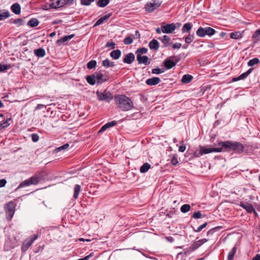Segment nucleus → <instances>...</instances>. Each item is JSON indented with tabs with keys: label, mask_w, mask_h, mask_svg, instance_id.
I'll return each instance as SVG.
<instances>
[{
	"label": "nucleus",
	"mask_w": 260,
	"mask_h": 260,
	"mask_svg": "<svg viewBox=\"0 0 260 260\" xmlns=\"http://www.w3.org/2000/svg\"><path fill=\"white\" fill-rule=\"evenodd\" d=\"M11 10L14 14L19 15L21 12V7L18 3H16L11 6Z\"/></svg>",
	"instance_id": "412c9836"
},
{
	"label": "nucleus",
	"mask_w": 260,
	"mask_h": 260,
	"mask_svg": "<svg viewBox=\"0 0 260 260\" xmlns=\"http://www.w3.org/2000/svg\"><path fill=\"white\" fill-rule=\"evenodd\" d=\"M208 241V240L207 239H203L194 242L189 247V251L190 252L194 251V250L197 249L199 247H200L201 245H202L204 243L207 242Z\"/></svg>",
	"instance_id": "f8f14e48"
},
{
	"label": "nucleus",
	"mask_w": 260,
	"mask_h": 260,
	"mask_svg": "<svg viewBox=\"0 0 260 260\" xmlns=\"http://www.w3.org/2000/svg\"><path fill=\"white\" fill-rule=\"evenodd\" d=\"M117 124V121H112L109 122L107 123L105 125H104L100 129L98 133H101L106 130L107 128H109L112 126L115 125Z\"/></svg>",
	"instance_id": "aec40b11"
},
{
	"label": "nucleus",
	"mask_w": 260,
	"mask_h": 260,
	"mask_svg": "<svg viewBox=\"0 0 260 260\" xmlns=\"http://www.w3.org/2000/svg\"><path fill=\"white\" fill-rule=\"evenodd\" d=\"M111 16V14H107L101 18H100L98 21L95 22V23L94 25V26H96L99 25H101L102 24L104 21L108 20V19Z\"/></svg>",
	"instance_id": "393cba45"
},
{
	"label": "nucleus",
	"mask_w": 260,
	"mask_h": 260,
	"mask_svg": "<svg viewBox=\"0 0 260 260\" xmlns=\"http://www.w3.org/2000/svg\"><path fill=\"white\" fill-rule=\"evenodd\" d=\"M200 154L203 155L208 154L213 152H220L221 149L220 148H207L206 146H200Z\"/></svg>",
	"instance_id": "6e6552de"
},
{
	"label": "nucleus",
	"mask_w": 260,
	"mask_h": 260,
	"mask_svg": "<svg viewBox=\"0 0 260 260\" xmlns=\"http://www.w3.org/2000/svg\"><path fill=\"white\" fill-rule=\"evenodd\" d=\"M221 228V226H216L215 228H214L211 230H210L207 233V235H212L214 233L216 232L217 230L220 229Z\"/></svg>",
	"instance_id": "de8ad7c7"
},
{
	"label": "nucleus",
	"mask_w": 260,
	"mask_h": 260,
	"mask_svg": "<svg viewBox=\"0 0 260 260\" xmlns=\"http://www.w3.org/2000/svg\"><path fill=\"white\" fill-rule=\"evenodd\" d=\"M95 0H81V4L84 6H89L91 2H93Z\"/></svg>",
	"instance_id": "8fccbe9b"
},
{
	"label": "nucleus",
	"mask_w": 260,
	"mask_h": 260,
	"mask_svg": "<svg viewBox=\"0 0 260 260\" xmlns=\"http://www.w3.org/2000/svg\"><path fill=\"white\" fill-rule=\"evenodd\" d=\"M134 38L139 39L140 38V34L138 30H136L135 32V35L134 36Z\"/></svg>",
	"instance_id": "69168bd1"
},
{
	"label": "nucleus",
	"mask_w": 260,
	"mask_h": 260,
	"mask_svg": "<svg viewBox=\"0 0 260 260\" xmlns=\"http://www.w3.org/2000/svg\"><path fill=\"white\" fill-rule=\"evenodd\" d=\"M233 141H221L218 144V146H219L218 148H220L221 151H222L223 149L228 152L232 151L233 149Z\"/></svg>",
	"instance_id": "0eeeda50"
},
{
	"label": "nucleus",
	"mask_w": 260,
	"mask_h": 260,
	"mask_svg": "<svg viewBox=\"0 0 260 260\" xmlns=\"http://www.w3.org/2000/svg\"><path fill=\"white\" fill-rule=\"evenodd\" d=\"M121 54V53L120 50L117 49V50L112 51L110 53V56L113 59H117L120 57Z\"/></svg>",
	"instance_id": "7c9ffc66"
},
{
	"label": "nucleus",
	"mask_w": 260,
	"mask_h": 260,
	"mask_svg": "<svg viewBox=\"0 0 260 260\" xmlns=\"http://www.w3.org/2000/svg\"><path fill=\"white\" fill-rule=\"evenodd\" d=\"M160 82V79L158 77H153L146 80V83L148 85H155Z\"/></svg>",
	"instance_id": "6ab92c4d"
},
{
	"label": "nucleus",
	"mask_w": 260,
	"mask_h": 260,
	"mask_svg": "<svg viewBox=\"0 0 260 260\" xmlns=\"http://www.w3.org/2000/svg\"><path fill=\"white\" fill-rule=\"evenodd\" d=\"M185 149H186V147L183 144L181 146H180L179 148V151L181 152H183L184 151H185Z\"/></svg>",
	"instance_id": "e2e57ef3"
},
{
	"label": "nucleus",
	"mask_w": 260,
	"mask_h": 260,
	"mask_svg": "<svg viewBox=\"0 0 260 260\" xmlns=\"http://www.w3.org/2000/svg\"><path fill=\"white\" fill-rule=\"evenodd\" d=\"M150 165L147 162H146L143 164L142 166L141 167L140 171L141 173H145L148 171V170L150 168Z\"/></svg>",
	"instance_id": "f704fd0d"
},
{
	"label": "nucleus",
	"mask_w": 260,
	"mask_h": 260,
	"mask_svg": "<svg viewBox=\"0 0 260 260\" xmlns=\"http://www.w3.org/2000/svg\"><path fill=\"white\" fill-rule=\"evenodd\" d=\"M240 206L245 209L248 213H251L254 212L255 214H257L254 208L253 207L251 204L247 202H241Z\"/></svg>",
	"instance_id": "4468645a"
},
{
	"label": "nucleus",
	"mask_w": 260,
	"mask_h": 260,
	"mask_svg": "<svg viewBox=\"0 0 260 260\" xmlns=\"http://www.w3.org/2000/svg\"><path fill=\"white\" fill-rule=\"evenodd\" d=\"M190 209V206L189 204H184L182 205L180 208V210L182 213H186Z\"/></svg>",
	"instance_id": "79ce46f5"
},
{
	"label": "nucleus",
	"mask_w": 260,
	"mask_h": 260,
	"mask_svg": "<svg viewBox=\"0 0 260 260\" xmlns=\"http://www.w3.org/2000/svg\"><path fill=\"white\" fill-rule=\"evenodd\" d=\"M16 204L13 201L8 202L5 206L6 218L11 220L15 211Z\"/></svg>",
	"instance_id": "f03ea898"
},
{
	"label": "nucleus",
	"mask_w": 260,
	"mask_h": 260,
	"mask_svg": "<svg viewBox=\"0 0 260 260\" xmlns=\"http://www.w3.org/2000/svg\"><path fill=\"white\" fill-rule=\"evenodd\" d=\"M81 191V186L78 184H76L74 187V198L77 199L78 198L79 194Z\"/></svg>",
	"instance_id": "c9c22d12"
},
{
	"label": "nucleus",
	"mask_w": 260,
	"mask_h": 260,
	"mask_svg": "<svg viewBox=\"0 0 260 260\" xmlns=\"http://www.w3.org/2000/svg\"><path fill=\"white\" fill-rule=\"evenodd\" d=\"M147 52V49L144 47L140 48L136 51L137 55L138 54H146Z\"/></svg>",
	"instance_id": "a18cd8bd"
},
{
	"label": "nucleus",
	"mask_w": 260,
	"mask_h": 260,
	"mask_svg": "<svg viewBox=\"0 0 260 260\" xmlns=\"http://www.w3.org/2000/svg\"><path fill=\"white\" fill-rule=\"evenodd\" d=\"M192 218L195 219H198L202 217V214L201 211H199L198 212H194L192 215Z\"/></svg>",
	"instance_id": "864d4df0"
},
{
	"label": "nucleus",
	"mask_w": 260,
	"mask_h": 260,
	"mask_svg": "<svg viewBox=\"0 0 260 260\" xmlns=\"http://www.w3.org/2000/svg\"><path fill=\"white\" fill-rule=\"evenodd\" d=\"M86 79L87 82L91 85H93L96 83L94 73L90 76H87Z\"/></svg>",
	"instance_id": "bb28decb"
},
{
	"label": "nucleus",
	"mask_w": 260,
	"mask_h": 260,
	"mask_svg": "<svg viewBox=\"0 0 260 260\" xmlns=\"http://www.w3.org/2000/svg\"><path fill=\"white\" fill-rule=\"evenodd\" d=\"M8 69V66L5 64H0V72L4 71Z\"/></svg>",
	"instance_id": "052dcab7"
},
{
	"label": "nucleus",
	"mask_w": 260,
	"mask_h": 260,
	"mask_svg": "<svg viewBox=\"0 0 260 260\" xmlns=\"http://www.w3.org/2000/svg\"><path fill=\"white\" fill-rule=\"evenodd\" d=\"M149 47L151 49L157 50L159 48V44L158 41L155 39H153L149 42Z\"/></svg>",
	"instance_id": "a878e982"
},
{
	"label": "nucleus",
	"mask_w": 260,
	"mask_h": 260,
	"mask_svg": "<svg viewBox=\"0 0 260 260\" xmlns=\"http://www.w3.org/2000/svg\"><path fill=\"white\" fill-rule=\"evenodd\" d=\"M193 77L191 75L186 74L183 76L181 82L183 83H188L191 81Z\"/></svg>",
	"instance_id": "2f4dec72"
},
{
	"label": "nucleus",
	"mask_w": 260,
	"mask_h": 260,
	"mask_svg": "<svg viewBox=\"0 0 260 260\" xmlns=\"http://www.w3.org/2000/svg\"><path fill=\"white\" fill-rule=\"evenodd\" d=\"M259 62V60L257 58H254L252 59H250L248 62V66L249 67L253 66L255 64H257Z\"/></svg>",
	"instance_id": "58836bf2"
},
{
	"label": "nucleus",
	"mask_w": 260,
	"mask_h": 260,
	"mask_svg": "<svg viewBox=\"0 0 260 260\" xmlns=\"http://www.w3.org/2000/svg\"><path fill=\"white\" fill-rule=\"evenodd\" d=\"M135 59V55L132 53L126 54L123 59V62L128 64L131 63Z\"/></svg>",
	"instance_id": "4be33fe9"
},
{
	"label": "nucleus",
	"mask_w": 260,
	"mask_h": 260,
	"mask_svg": "<svg viewBox=\"0 0 260 260\" xmlns=\"http://www.w3.org/2000/svg\"><path fill=\"white\" fill-rule=\"evenodd\" d=\"M192 27V24L191 23L188 22L184 24L182 28V32L183 33L185 32H189L191 28Z\"/></svg>",
	"instance_id": "c756f323"
},
{
	"label": "nucleus",
	"mask_w": 260,
	"mask_h": 260,
	"mask_svg": "<svg viewBox=\"0 0 260 260\" xmlns=\"http://www.w3.org/2000/svg\"><path fill=\"white\" fill-rule=\"evenodd\" d=\"M158 39L163 43L164 47H167L172 44L170 42L171 39L168 36L164 35L162 38L159 37Z\"/></svg>",
	"instance_id": "a211bd4d"
},
{
	"label": "nucleus",
	"mask_w": 260,
	"mask_h": 260,
	"mask_svg": "<svg viewBox=\"0 0 260 260\" xmlns=\"http://www.w3.org/2000/svg\"><path fill=\"white\" fill-rule=\"evenodd\" d=\"M160 6V3H156L154 2L153 3H147L145 6V9L148 13H152L157 8Z\"/></svg>",
	"instance_id": "9b49d317"
},
{
	"label": "nucleus",
	"mask_w": 260,
	"mask_h": 260,
	"mask_svg": "<svg viewBox=\"0 0 260 260\" xmlns=\"http://www.w3.org/2000/svg\"><path fill=\"white\" fill-rule=\"evenodd\" d=\"M137 59L139 64H145L148 65L150 64L149 61V58L147 56H142L141 54H138L137 55Z\"/></svg>",
	"instance_id": "2eb2a0df"
},
{
	"label": "nucleus",
	"mask_w": 260,
	"mask_h": 260,
	"mask_svg": "<svg viewBox=\"0 0 260 260\" xmlns=\"http://www.w3.org/2000/svg\"><path fill=\"white\" fill-rule=\"evenodd\" d=\"M96 93L99 101H104L109 103L114 98L112 94L107 90H105L103 92L97 91Z\"/></svg>",
	"instance_id": "39448f33"
},
{
	"label": "nucleus",
	"mask_w": 260,
	"mask_h": 260,
	"mask_svg": "<svg viewBox=\"0 0 260 260\" xmlns=\"http://www.w3.org/2000/svg\"><path fill=\"white\" fill-rule=\"evenodd\" d=\"M75 36L74 34L71 35L69 36H66L62 38H61L60 39L58 40L56 42L57 44L60 45L61 43H64L67 41L73 38Z\"/></svg>",
	"instance_id": "b1692460"
},
{
	"label": "nucleus",
	"mask_w": 260,
	"mask_h": 260,
	"mask_svg": "<svg viewBox=\"0 0 260 260\" xmlns=\"http://www.w3.org/2000/svg\"><path fill=\"white\" fill-rule=\"evenodd\" d=\"M237 248L236 246L234 247L229 252L228 255V260H233L234 255L236 252Z\"/></svg>",
	"instance_id": "473e14b6"
},
{
	"label": "nucleus",
	"mask_w": 260,
	"mask_h": 260,
	"mask_svg": "<svg viewBox=\"0 0 260 260\" xmlns=\"http://www.w3.org/2000/svg\"><path fill=\"white\" fill-rule=\"evenodd\" d=\"M207 222H205L201 225L197 230L194 229L193 230L195 232H200L202 229L205 228L207 225Z\"/></svg>",
	"instance_id": "603ef678"
},
{
	"label": "nucleus",
	"mask_w": 260,
	"mask_h": 260,
	"mask_svg": "<svg viewBox=\"0 0 260 260\" xmlns=\"http://www.w3.org/2000/svg\"><path fill=\"white\" fill-rule=\"evenodd\" d=\"M215 32V30L210 27H207L205 28L200 27L197 30L196 34L197 35L200 37H204L206 35H208L209 36H212L214 35Z\"/></svg>",
	"instance_id": "7ed1b4c3"
},
{
	"label": "nucleus",
	"mask_w": 260,
	"mask_h": 260,
	"mask_svg": "<svg viewBox=\"0 0 260 260\" xmlns=\"http://www.w3.org/2000/svg\"><path fill=\"white\" fill-rule=\"evenodd\" d=\"M39 23V22L37 19L32 18L28 22L27 24L31 27H36L38 25Z\"/></svg>",
	"instance_id": "e433bc0d"
},
{
	"label": "nucleus",
	"mask_w": 260,
	"mask_h": 260,
	"mask_svg": "<svg viewBox=\"0 0 260 260\" xmlns=\"http://www.w3.org/2000/svg\"><path fill=\"white\" fill-rule=\"evenodd\" d=\"M94 74L97 84H101L108 81L109 79L108 75H104L100 72L95 73Z\"/></svg>",
	"instance_id": "ddd939ff"
},
{
	"label": "nucleus",
	"mask_w": 260,
	"mask_h": 260,
	"mask_svg": "<svg viewBox=\"0 0 260 260\" xmlns=\"http://www.w3.org/2000/svg\"><path fill=\"white\" fill-rule=\"evenodd\" d=\"M194 36L193 35L189 34L185 38V41L186 43H190L193 40Z\"/></svg>",
	"instance_id": "49530a36"
},
{
	"label": "nucleus",
	"mask_w": 260,
	"mask_h": 260,
	"mask_svg": "<svg viewBox=\"0 0 260 260\" xmlns=\"http://www.w3.org/2000/svg\"><path fill=\"white\" fill-rule=\"evenodd\" d=\"M41 180V177L36 175L31 177H30L29 179L25 180L22 182L19 185L18 188H22L24 186H29L30 185H36Z\"/></svg>",
	"instance_id": "20e7f679"
},
{
	"label": "nucleus",
	"mask_w": 260,
	"mask_h": 260,
	"mask_svg": "<svg viewBox=\"0 0 260 260\" xmlns=\"http://www.w3.org/2000/svg\"><path fill=\"white\" fill-rule=\"evenodd\" d=\"M252 39H254L256 42L260 40V29H257L252 36Z\"/></svg>",
	"instance_id": "ea45409f"
},
{
	"label": "nucleus",
	"mask_w": 260,
	"mask_h": 260,
	"mask_svg": "<svg viewBox=\"0 0 260 260\" xmlns=\"http://www.w3.org/2000/svg\"><path fill=\"white\" fill-rule=\"evenodd\" d=\"M163 72H164V70L159 68H155L152 70V73L154 74H159Z\"/></svg>",
	"instance_id": "09e8293b"
},
{
	"label": "nucleus",
	"mask_w": 260,
	"mask_h": 260,
	"mask_svg": "<svg viewBox=\"0 0 260 260\" xmlns=\"http://www.w3.org/2000/svg\"><path fill=\"white\" fill-rule=\"evenodd\" d=\"M171 162L173 165H176L178 163L177 158L174 155L171 158Z\"/></svg>",
	"instance_id": "6e6d98bb"
},
{
	"label": "nucleus",
	"mask_w": 260,
	"mask_h": 260,
	"mask_svg": "<svg viewBox=\"0 0 260 260\" xmlns=\"http://www.w3.org/2000/svg\"><path fill=\"white\" fill-rule=\"evenodd\" d=\"M115 47V43L114 42H108L106 45V47H111L112 49H114Z\"/></svg>",
	"instance_id": "5fc2aeb1"
},
{
	"label": "nucleus",
	"mask_w": 260,
	"mask_h": 260,
	"mask_svg": "<svg viewBox=\"0 0 260 260\" xmlns=\"http://www.w3.org/2000/svg\"><path fill=\"white\" fill-rule=\"evenodd\" d=\"M110 60L108 59H106L102 61V64L106 68L109 67Z\"/></svg>",
	"instance_id": "13d9d810"
},
{
	"label": "nucleus",
	"mask_w": 260,
	"mask_h": 260,
	"mask_svg": "<svg viewBox=\"0 0 260 260\" xmlns=\"http://www.w3.org/2000/svg\"><path fill=\"white\" fill-rule=\"evenodd\" d=\"M12 119L11 118L7 119L4 122L0 123V129L4 128L7 127L10 125L9 121H11Z\"/></svg>",
	"instance_id": "c03bdc74"
},
{
	"label": "nucleus",
	"mask_w": 260,
	"mask_h": 260,
	"mask_svg": "<svg viewBox=\"0 0 260 260\" xmlns=\"http://www.w3.org/2000/svg\"><path fill=\"white\" fill-rule=\"evenodd\" d=\"M69 147V144L67 143V144H65L63 145H62V146H61L56 148L55 149V150H56V152H58V151H60L61 150L66 149L68 148Z\"/></svg>",
	"instance_id": "3c124183"
},
{
	"label": "nucleus",
	"mask_w": 260,
	"mask_h": 260,
	"mask_svg": "<svg viewBox=\"0 0 260 260\" xmlns=\"http://www.w3.org/2000/svg\"><path fill=\"white\" fill-rule=\"evenodd\" d=\"M194 156L196 157H199L200 156V155H202V154H200V151L198 152H195L194 153Z\"/></svg>",
	"instance_id": "774afa93"
},
{
	"label": "nucleus",
	"mask_w": 260,
	"mask_h": 260,
	"mask_svg": "<svg viewBox=\"0 0 260 260\" xmlns=\"http://www.w3.org/2000/svg\"><path fill=\"white\" fill-rule=\"evenodd\" d=\"M14 23L15 24H21L22 23V20L21 19H16L14 20Z\"/></svg>",
	"instance_id": "0e129e2a"
},
{
	"label": "nucleus",
	"mask_w": 260,
	"mask_h": 260,
	"mask_svg": "<svg viewBox=\"0 0 260 260\" xmlns=\"http://www.w3.org/2000/svg\"><path fill=\"white\" fill-rule=\"evenodd\" d=\"M62 3L59 0H53V2L49 5V8L57 9L61 8Z\"/></svg>",
	"instance_id": "5701e85b"
},
{
	"label": "nucleus",
	"mask_w": 260,
	"mask_h": 260,
	"mask_svg": "<svg viewBox=\"0 0 260 260\" xmlns=\"http://www.w3.org/2000/svg\"><path fill=\"white\" fill-rule=\"evenodd\" d=\"M232 151L236 154H241L244 152V146L240 142H234L233 143Z\"/></svg>",
	"instance_id": "1a4fd4ad"
},
{
	"label": "nucleus",
	"mask_w": 260,
	"mask_h": 260,
	"mask_svg": "<svg viewBox=\"0 0 260 260\" xmlns=\"http://www.w3.org/2000/svg\"><path fill=\"white\" fill-rule=\"evenodd\" d=\"M182 45L181 43H176L174 44L172 46V47L174 49H179L181 48Z\"/></svg>",
	"instance_id": "680f3d73"
},
{
	"label": "nucleus",
	"mask_w": 260,
	"mask_h": 260,
	"mask_svg": "<svg viewBox=\"0 0 260 260\" xmlns=\"http://www.w3.org/2000/svg\"><path fill=\"white\" fill-rule=\"evenodd\" d=\"M176 25L174 23L168 24L161 26V30L163 33L171 34L176 29Z\"/></svg>",
	"instance_id": "9d476101"
},
{
	"label": "nucleus",
	"mask_w": 260,
	"mask_h": 260,
	"mask_svg": "<svg viewBox=\"0 0 260 260\" xmlns=\"http://www.w3.org/2000/svg\"><path fill=\"white\" fill-rule=\"evenodd\" d=\"M10 16V13L8 11L0 10V20L8 18Z\"/></svg>",
	"instance_id": "72a5a7b5"
},
{
	"label": "nucleus",
	"mask_w": 260,
	"mask_h": 260,
	"mask_svg": "<svg viewBox=\"0 0 260 260\" xmlns=\"http://www.w3.org/2000/svg\"><path fill=\"white\" fill-rule=\"evenodd\" d=\"M38 235L35 234L31 237L27 238L23 242L21 246V250L23 252H25L29 247L32 245L33 242L37 239Z\"/></svg>",
	"instance_id": "423d86ee"
},
{
	"label": "nucleus",
	"mask_w": 260,
	"mask_h": 260,
	"mask_svg": "<svg viewBox=\"0 0 260 260\" xmlns=\"http://www.w3.org/2000/svg\"><path fill=\"white\" fill-rule=\"evenodd\" d=\"M114 100L116 106L122 111H127L134 108V104L131 99L125 95H115Z\"/></svg>",
	"instance_id": "f257e3e1"
},
{
	"label": "nucleus",
	"mask_w": 260,
	"mask_h": 260,
	"mask_svg": "<svg viewBox=\"0 0 260 260\" xmlns=\"http://www.w3.org/2000/svg\"><path fill=\"white\" fill-rule=\"evenodd\" d=\"M34 53L35 55L39 57H43L45 55V51L43 48H39L35 50Z\"/></svg>",
	"instance_id": "c85d7f7f"
},
{
	"label": "nucleus",
	"mask_w": 260,
	"mask_h": 260,
	"mask_svg": "<svg viewBox=\"0 0 260 260\" xmlns=\"http://www.w3.org/2000/svg\"><path fill=\"white\" fill-rule=\"evenodd\" d=\"M109 0H99L97 5L100 7H105L109 3Z\"/></svg>",
	"instance_id": "4c0bfd02"
},
{
	"label": "nucleus",
	"mask_w": 260,
	"mask_h": 260,
	"mask_svg": "<svg viewBox=\"0 0 260 260\" xmlns=\"http://www.w3.org/2000/svg\"><path fill=\"white\" fill-rule=\"evenodd\" d=\"M7 183V181L5 179L0 180V187H3L5 186Z\"/></svg>",
	"instance_id": "bf43d9fd"
},
{
	"label": "nucleus",
	"mask_w": 260,
	"mask_h": 260,
	"mask_svg": "<svg viewBox=\"0 0 260 260\" xmlns=\"http://www.w3.org/2000/svg\"><path fill=\"white\" fill-rule=\"evenodd\" d=\"M96 66V61L94 60H92L89 61L87 64V68L89 69H92L94 68Z\"/></svg>",
	"instance_id": "a19ab883"
},
{
	"label": "nucleus",
	"mask_w": 260,
	"mask_h": 260,
	"mask_svg": "<svg viewBox=\"0 0 260 260\" xmlns=\"http://www.w3.org/2000/svg\"><path fill=\"white\" fill-rule=\"evenodd\" d=\"M31 139L34 142H36L39 140V137L38 134H33L31 135Z\"/></svg>",
	"instance_id": "4d7b16f0"
},
{
	"label": "nucleus",
	"mask_w": 260,
	"mask_h": 260,
	"mask_svg": "<svg viewBox=\"0 0 260 260\" xmlns=\"http://www.w3.org/2000/svg\"><path fill=\"white\" fill-rule=\"evenodd\" d=\"M252 260H260V255L257 254H256Z\"/></svg>",
	"instance_id": "338daca9"
},
{
	"label": "nucleus",
	"mask_w": 260,
	"mask_h": 260,
	"mask_svg": "<svg viewBox=\"0 0 260 260\" xmlns=\"http://www.w3.org/2000/svg\"><path fill=\"white\" fill-rule=\"evenodd\" d=\"M243 37L242 33L240 31H234L230 34V38L233 39H240Z\"/></svg>",
	"instance_id": "cd10ccee"
},
{
	"label": "nucleus",
	"mask_w": 260,
	"mask_h": 260,
	"mask_svg": "<svg viewBox=\"0 0 260 260\" xmlns=\"http://www.w3.org/2000/svg\"><path fill=\"white\" fill-rule=\"evenodd\" d=\"M179 60V59H176V61L170 60L167 58L164 61V65L167 69H170L176 66V62Z\"/></svg>",
	"instance_id": "dca6fc26"
},
{
	"label": "nucleus",
	"mask_w": 260,
	"mask_h": 260,
	"mask_svg": "<svg viewBox=\"0 0 260 260\" xmlns=\"http://www.w3.org/2000/svg\"><path fill=\"white\" fill-rule=\"evenodd\" d=\"M252 70V68L249 69L247 72L242 74L239 77L233 78L232 81L235 82L245 79L251 73Z\"/></svg>",
	"instance_id": "f3484780"
},
{
	"label": "nucleus",
	"mask_w": 260,
	"mask_h": 260,
	"mask_svg": "<svg viewBox=\"0 0 260 260\" xmlns=\"http://www.w3.org/2000/svg\"><path fill=\"white\" fill-rule=\"evenodd\" d=\"M133 42V39L130 36H127L123 40V43L125 45H130Z\"/></svg>",
	"instance_id": "37998d69"
}]
</instances>
